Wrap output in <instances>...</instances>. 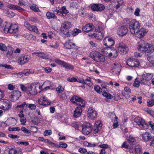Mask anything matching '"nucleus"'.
I'll list each match as a JSON object with an SVG mask.
<instances>
[{
	"label": "nucleus",
	"instance_id": "obj_34",
	"mask_svg": "<svg viewBox=\"0 0 154 154\" xmlns=\"http://www.w3.org/2000/svg\"><path fill=\"white\" fill-rule=\"evenodd\" d=\"M142 76H143V79H144L145 80L148 81L152 79L153 77V75L151 74L146 73H144Z\"/></svg>",
	"mask_w": 154,
	"mask_h": 154
},
{
	"label": "nucleus",
	"instance_id": "obj_55",
	"mask_svg": "<svg viewBox=\"0 0 154 154\" xmlns=\"http://www.w3.org/2000/svg\"><path fill=\"white\" fill-rule=\"evenodd\" d=\"M135 149L136 153L137 154L139 153L141 151V149L138 146H135Z\"/></svg>",
	"mask_w": 154,
	"mask_h": 154
},
{
	"label": "nucleus",
	"instance_id": "obj_26",
	"mask_svg": "<svg viewBox=\"0 0 154 154\" xmlns=\"http://www.w3.org/2000/svg\"><path fill=\"white\" fill-rule=\"evenodd\" d=\"M32 54H35L36 56L43 59L47 60L49 58L47 54H45L43 52H34Z\"/></svg>",
	"mask_w": 154,
	"mask_h": 154
},
{
	"label": "nucleus",
	"instance_id": "obj_39",
	"mask_svg": "<svg viewBox=\"0 0 154 154\" xmlns=\"http://www.w3.org/2000/svg\"><path fill=\"white\" fill-rule=\"evenodd\" d=\"M111 50V48H105L103 50V52L104 54L106 56H109V54L110 53V51Z\"/></svg>",
	"mask_w": 154,
	"mask_h": 154
},
{
	"label": "nucleus",
	"instance_id": "obj_4",
	"mask_svg": "<svg viewBox=\"0 0 154 154\" xmlns=\"http://www.w3.org/2000/svg\"><path fill=\"white\" fill-rule=\"evenodd\" d=\"M95 31L96 32L92 35L91 36L95 38L98 40L102 39L104 36V32L103 28L98 26L95 27Z\"/></svg>",
	"mask_w": 154,
	"mask_h": 154
},
{
	"label": "nucleus",
	"instance_id": "obj_29",
	"mask_svg": "<svg viewBox=\"0 0 154 154\" xmlns=\"http://www.w3.org/2000/svg\"><path fill=\"white\" fill-rule=\"evenodd\" d=\"M147 56L148 60L152 64H154V49L150 51Z\"/></svg>",
	"mask_w": 154,
	"mask_h": 154
},
{
	"label": "nucleus",
	"instance_id": "obj_46",
	"mask_svg": "<svg viewBox=\"0 0 154 154\" xmlns=\"http://www.w3.org/2000/svg\"><path fill=\"white\" fill-rule=\"evenodd\" d=\"M128 141L131 144H134L135 143V138L132 136H130Z\"/></svg>",
	"mask_w": 154,
	"mask_h": 154
},
{
	"label": "nucleus",
	"instance_id": "obj_6",
	"mask_svg": "<svg viewBox=\"0 0 154 154\" xmlns=\"http://www.w3.org/2000/svg\"><path fill=\"white\" fill-rule=\"evenodd\" d=\"M134 121L141 129H146L149 127V125L144 120L140 117H136L134 119Z\"/></svg>",
	"mask_w": 154,
	"mask_h": 154
},
{
	"label": "nucleus",
	"instance_id": "obj_40",
	"mask_svg": "<svg viewBox=\"0 0 154 154\" xmlns=\"http://www.w3.org/2000/svg\"><path fill=\"white\" fill-rule=\"evenodd\" d=\"M58 94V96L61 99L63 100H65L67 98V96L66 92H64Z\"/></svg>",
	"mask_w": 154,
	"mask_h": 154
},
{
	"label": "nucleus",
	"instance_id": "obj_58",
	"mask_svg": "<svg viewBox=\"0 0 154 154\" xmlns=\"http://www.w3.org/2000/svg\"><path fill=\"white\" fill-rule=\"evenodd\" d=\"M7 49L5 45L2 43H0V49L2 51H5Z\"/></svg>",
	"mask_w": 154,
	"mask_h": 154
},
{
	"label": "nucleus",
	"instance_id": "obj_24",
	"mask_svg": "<svg viewBox=\"0 0 154 154\" xmlns=\"http://www.w3.org/2000/svg\"><path fill=\"white\" fill-rule=\"evenodd\" d=\"M101 122L100 121H96L92 128V131L96 134L98 132L100 128L101 127Z\"/></svg>",
	"mask_w": 154,
	"mask_h": 154
},
{
	"label": "nucleus",
	"instance_id": "obj_15",
	"mask_svg": "<svg viewBox=\"0 0 154 154\" xmlns=\"http://www.w3.org/2000/svg\"><path fill=\"white\" fill-rule=\"evenodd\" d=\"M121 66L118 63H114L112 65V69L110 72L113 74H117L119 73L121 71Z\"/></svg>",
	"mask_w": 154,
	"mask_h": 154
},
{
	"label": "nucleus",
	"instance_id": "obj_2",
	"mask_svg": "<svg viewBox=\"0 0 154 154\" xmlns=\"http://www.w3.org/2000/svg\"><path fill=\"white\" fill-rule=\"evenodd\" d=\"M140 23L135 20L130 21L129 25V28L131 33L133 34H136L140 29Z\"/></svg>",
	"mask_w": 154,
	"mask_h": 154
},
{
	"label": "nucleus",
	"instance_id": "obj_31",
	"mask_svg": "<svg viewBox=\"0 0 154 154\" xmlns=\"http://www.w3.org/2000/svg\"><path fill=\"white\" fill-rule=\"evenodd\" d=\"M9 154H15L19 153L20 149L16 148L14 147L9 146Z\"/></svg>",
	"mask_w": 154,
	"mask_h": 154
},
{
	"label": "nucleus",
	"instance_id": "obj_35",
	"mask_svg": "<svg viewBox=\"0 0 154 154\" xmlns=\"http://www.w3.org/2000/svg\"><path fill=\"white\" fill-rule=\"evenodd\" d=\"M46 15L48 19H50L52 18L56 19L57 18V16L54 13L49 11L47 12Z\"/></svg>",
	"mask_w": 154,
	"mask_h": 154
},
{
	"label": "nucleus",
	"instance_id": "obj_63",
	"mask_svg": "<svg viewBox=\"0 0 154 154\" xmlns=\"http://www.w3.org/2000/svg\"><path fill=\"white\" fill-rule=\"evenodd\" d=\"M2 67H4L7 69H13V67H12L10 65H7L6 64H3L1 65Z\"/></svg>",
	"mask_w": 154,
	"mask_h": 154
},
{
	"label": "nucleus",
	"instance_id": "obj_43",
	"mask_svg": "<svg viewBox=\"0 0 154 154\" xmlns=\"http://www.w3.org/2000/svg\"><path fill=\"white\" fill-rule=\"evenodd\" d=\"M123 1L122 0L119 1L118 0L116 2H115V7L117 9L119 7L123 4Z\"/></svg>",
	"mask_w": 154,
	"mask_h": 154
},
{
	"label": "nucleus",
	"instance_id": "obj_50",
	"mask_svg": "<svg viewBox=\"0 0 154 154\" xmlns=\"http://www.w3.org/2000/svg\"><path fill=\"white\" fill-rule=\"evenodd\" d=\"M109 118L112 120L113 118H114L115 119H118V117L116 116L115 114L113 112H109Z\"/></svg>",
	"mask_w": 154,
	"mask_h": 154
},
{
	"label": "nucleus",
	"instance_id": "obj_30",
	"mask_svg": "<svg viewBox=\"0 0 154 154\" xmlns=\"http://www.w3.org/2000/svg\"><path fill=\"white\" fill-rule=\"evenodd\" d=\"M152 138L151 134L148 132H145L142 134V139L144 141H148Z\"/></svg>",
	"mask_w": 154,
	"mask_h": 154
},
{
	"label": "nucleus",
	"instance_id": "obj_16",
	"mask_svg": "<svg viewBox=\"0 0 154 154\" xmlns=\"http://www.w3.org/2000/svg\"><path fill=\"white\" fill-rule=\"evenodd\" d=\"M87 115L89 119L93 120L96 117V112L92 107H89L87 112Z\"/></svg>",
	"mask_w": 154,
	"mask_h": 154
},
{
	"label": "nucleus",
	"instance_id": "obj_5",
	"mask_svg": "<svg viewBox=\"0 0 154 154\" xmlns=\"http://www.w3.org/2000/svg\"><path fill=\"white\" fill-rule=\"evenodd\" d=\"M71 23L68 21L64 22L62 25L60 30L64 35L67 36L69 35V29L71 27Z\"/></svg>",
	"mask_w": 154,
	"mask_h": 154
},
{
	"label": "nucleus",
	"instance_id": "obj_56",
	"mask_svg": "<svg viewBox=\"0 0 154 154\" xmlns=\"http://www.w3.org/2000/svg\"><path fill=\"white\" fill-rule=\"evenodd\" d=\"M81 32V30L79 29H74L72 31V35L74 36H75Z\"/></svg>",
	"mask_w": 154,
	"mask_h": 154
},
{
	"label": "nucleus",
	"instance_id": "obj_21",
	"mask_svg": "<svg viewBox=\"0 0 154 154\" xmlns=\"http://www.w3.org/2000/svg\"><path fill=\"white\" fill-rule=\"evenodd\" d=\"M21 96V92L18 91H14L12 92L11 96V101H14L17 100Z\"/></svg>",
	"mask_w": 154,
	"mask_h": 154
},
{
	"label": "nucleus",
	"instance_id": "obj_54",
	"mask_svg": "<svg viewBox=\"0 0 154 154\" xmlns=\"http://www.w3.org/2000/svg\"><path fill=\"white\" fill-rule=\"evenodd\" d=\"M147 106L149 107H151L154 105L153 100L149 99L147 101Z\"/></svg>",
	"mask_w": 154,
	"mask_h": 154
},
{
	"label": "nucleus",
	"instance_id": "obj_61",
	"mask_svg": "<svg viewBox=\"0 0 154 154\" xmlns=\"http://www.w3.org/2000/svg\"><path fill=\"white\" fill-rule=\"evenodd\" d=\"M131 92H122V94L123 96H125L126 98H128L130 97V94Z\"/></svg>",
	"mask_w": 154,
	"mask_h": 154
},
{
	"label": "nucleus",
	"instance_id": "obj_47",
	"mask_svg": "<svg viewBox=\"0 0 154 154\" xmlns=\"http://www.w3.org/2000/svg\"><path fill=\"white\" fill-rule=\"evenodd\" d=\"M103 95L108 99H111L112 97V96L110 94L108 93L106 91H103Z\"/></svg>",
	"mask_w": 154,
	"mask_h": 154
},
{
	"label": "nucleus",
	"instance_id": "obj_52",
	"mask_svg": "<svg viewBox=\"0 0 154 154\" xmlns=\"http://www.w3.org/2000/svg\"><path fill=\"white\" fill-rule=\"evenodd\" d=\"M84 144L85 145L89 147H93L97 145V144L96 143L92 144L87 142H85Z\"/></svg>",
	"mask_w": 154,
	"mask_h": 154
},
{
	"label": "nucleus",
	"instance_id": "obj_8",
	"mask_svg": "<svg viewBox=\"0 0 154 154\" xmlns=\"http://www.w3.org/2000/svg\"><path fill=\"white\" fill-rule=\"evenodd\" d=\"M70 101L72 103H75L78 105L80 106L81 107H83L85 106V101L81 98L75 96H73L70 99Z\"/></svg>",
	"mask_w": 154,
	"mask_h": 154
},
{
	"label": "nucleus",
	"instance_id": "obj_48",
	"mask_svg": "<svg viewBox=\"0 0 154 154\" xmlns=\"http://www.w3.org/2000/svg\"><path fill=\"white\" fill-rule=\"evenodd\" d=\"M26 106L31 110L35 109L36 108V106L35 104L27 103H26Z\"/></svg>",
	"mask_w": 154,
	"mask_h": 154
},
{
	"label": "nucleus",
	"instance_id": "obj_42",
	"mask_svg": "<svg viewBox=\"0 0 154 154\" xmlns=\"http://www.w3.org/2000/svg\"><path fill=\"white\" fill-rule=\"evenodd\" d=\"M5 13L8 16L11 17H13L15 15V13L11 11L6 10Z\"/></svg>",
	"mask_w": 154,
	"mask_h": 154
},
{
	"label": "nucleus",
	"instance_id": "obj_32",
	"mask_svg": "<svg viewBox=\"0 0 154 154\" xmlns=\"http://www.w3.org/2000/svg\"><path fill=\"white\" fill-rule=\"evenodd\" d=\"M147 32L146 30L144 28H141L139 29L138 31L136 34L137 35V36L139 38L143 37L145 34Z\"/></svg>",
	"mask_w": 154,
	"mask_h": 154
},
{
	"label": "nucleus",
	"instance_id": "obj_11",
	"mask_svg": "<svg viewBox=\"0 0 154 154\" xmlns=\"http://www.w3.org/2000/svg\"><path fill=\"white\" fill-rule=\"evenodd\" d=\"M36 87L35 84L32 83L30 86L27 87L26 92L28 94L35 95L37 94Z\"/></svg>",
	"mask_w": 154,
	"mask_h": 154
},
{
	"label": "nucleus",
	"instance_id": "obj_41",
	"mask_svg": "<svg viewBox=\"0 0 154 154\" xmlns=\"http://www.w3.org/2000/svg\"><path fill=\"white\" fill-rule=\"evenodd\" d=\"M56 90L58 93L60 94L63 92L64 88L62 86L60 85L56 88Z\"/></svg>",
	"mask_w": 154,
	"mask_h": 154
},
{
	"label": "nucleus",
	"instance_id": "obj_38",
	"mask_svg": "<svg viewBox=\"0 0 154 154\" xmlns=\"http://www.w3.org/2000/svg\"><path fill=\"white\" fill-rule=\"evenodd\" d=\"M113 56V57H116L118 56V53L117 51L114 48H112V51L109 54V57Z\"/></svg>",
	"mask_w": 154,
	"mask_h": 154
},
{
	"label": "nucleus",
	"instance_id": "obj_1",
	"mask_svg": "<svg viewBox=\"0 0 154 154\" xmlns=\"http://www.w3.org/2000/svg\"><path fill=\"white\" fill-rule=\"evenodd\" d=\"M89 56L94 60L97 62H104L105 61L104 56L97 51H92L89 54Z\"/></svg>",
	"mask_w": 154,
	"mask_h": 154
},
{
	"label": "nucleus",
	"instance_id": "obj_33",
	"mask_svg": "<svg viewBox=\"0 0 154 154\" xmlns=\"http://www.w3.org/2000/svg\"><path fill=\"white\" fill-rule=\"evenodd\" d=\"M64 46L66 48L68 49H75V44L73 43H72L71 42H66Z\"/></svg>",
	"mask_w": 154,
	"mask_h": 154
},
{
	"label": "nucleus",
	"instance_id": "obj_53",
	"mask_svg": "<svg viewBox=\"0 0 154 154\" xmlns=\"http://www.w3.org/2000/svg\"><path fill=\"white\" fill-rule=\"evenodd\" d=\"M140 83V82L137 79V78H136L133 84V86L135 87L138 88L139 86Z\"/></svg>",
	"mask_w": 154,
	"mask_h": 154
},
{
	"label": "nucleus",
	"instance_id": "obj_9",
	"mask_svg": "<svg viewBox=\"0 0 154 154\" xmlns=\"http://www.w3.org/2000/svg\"><path fill=\"white\" fill-rule=\"evenodd\" d=\"M118 49L119 52L123 54H127L129 51L128 47L122 42L119 43Z\"/></svg>",
	"mask_w": 154,
	"mask_h": 154
},
{
	"label": "nucleus",
	"instance_id": "obj_7",
	"mask_svg": "<svg viewBox=\"0 0 154 154\" xmlns=\"http://www.w3.org/2000/svg\"><path fill=\"white\" fill-rule=\"evenodd\" d=\"M91 125L88 123H83L82 125V133L85 135L89 134L91 131Z\"/></svg>",
	"mask_w": 154,
	"mask_h": 154
},
{
	"label": "nucleus",
	"instance_id": "obj_44",
	"mask_svg": "<svg viewBox=\"0 0 154 154\" xmlns=\"http://www.w3.org/2000/svg\"><path fill=\"white\" fill-rule=\"evenodd\" d=\"M94 90L98 94L101 93L102 90L101 88L98 85H95L94 86Z\"/></svg>",
	"mask_w": 154,
	"mask_h": 154
},
{
	"label": "nucleus",
	"instance_id": "obj_62",
	"mask_svg": "<svg viewBox=\"0 0 154 154\" xmlns=\"http://www.w3.org/2000/svg\"><path fill=\"white\" fill-rule=\"evenodd\" d=\"M67 80L70 82H77V79L75 78L72 77L71 78H68L67 79Z\"/></svg>",
	"mask_w": 154,
	"mask_h": 154
},
{
	"label": "nucleus",
	"instance_id": "obj_22",
	"mask_svg": "<svg viewBox=\"0 0 154 154\" xmlns=\"http://www.w3.org/2000/svg\"><path fill=\"white\" fill-rule=\"evenodd\" d=\"M38 102L39 104L44 106L50 105L51 103V101L45 97H41Z\"/></svg>",
	"mask_w": 154,
	"mask_h": 154
},
{
	"label": "nucleus",
	"instance_id": "obj_12",
	"mask_svg": "<svg viewBox=\"0 0 154 154\" xmlns=\"http://www.w3.org/2000/svg\"><path fill=\"white\" fill-rule=\"evenodd\" d=\"M127 64L131 67H137L139 66L140 63L137 60L133 58H130L126 61Z\"/></svg>",
	"mask_w": 154,
	"mask_h": 154
},
{
	"label": "nucleus",
	"instance_id": "obj_28",
	"mask_svg": "<svg viewBox=\"0 0 154 154\" xmlns=\"http://www.w3.org/2000/svg\"><path fill=\"white\" fill-rule=\"evenodd\" d=\"M93 28V25L92 23H88L83 27L82 30L84 32H88L91 31Z\"/></svg>",
	"mask_w": 154,
	"mask_h": 154
},
{
	"label": "nucleus",
	"instance_id": "obj_13",
	"mask_svg": "<svg viewBox=\"0 0 154 154\" xmlns=\"http://www.w3.org/2000/svg\"><path fill=\"white\" fill-rule=\"evenodd\" d=\"M55 62L58 64L62 65L66 69L69 70H73L74 69L73 66L69 63H66L63 61H61L59 59H56Z\"/></svg>",
	"mask_w": 154,
	"mask_h": 154
},
{
	"label": "nucleus",
	"instance_id": "obj_3",
	"mask_svg": "<svg viewBox=\"0 0 154 154\" xmlns=\"http://www.w3.org/2000/svg\"><path fill=\"white\" fill-rule=\"evenodd\" d=\"M138 49L142 52L144 51L149 53L150 51L153 49L151 48L149 45L145 42L144 40H140L138 42Z\"/></svg>",
	"mask_w": 154,
	"mask_h": 154
},
{
	"label": "nucleus",
	"instance_id": "obj_64",
	"mask_svg": "<svg viewBox=\"0 0 154 154\" xmlns=\"http://www.w3.org/2000/svg\"><path fill=\"white\" fill-rule=\"evenodd\" d=\"M67 146V144L65 143H63L61 142L60 143V148L61 147L63 148H66Z\"/></svg>",
	"mask_w": 154,
	"mask_h": 154
},
{
	"label": "nucleus",
	"instance_id": "obj_17",
	"mask_svg": "<svg viewBox=\"0 0 154 154\" xmlns=\"http://www.w3.org/2000/svg\"><path fill=\"white\" fill-rule=\"evenodd\" d=\"M103 43L105 46L111 48V47L113 46L115 42L113 39L108 37H106L103 40Z\"/></svg>",
	"mask_w": 154,
	"mask_h": 154
},
{
	"label": "nucleus",
	"instance_id": "obj_25",
	"mask_svg": "<svg viewBox=\"0 0 154 154\" xmlns=\"http://www.w3.org/2000/svg\"><path fill=\"white\" fill-rule=\"evenodd\" d=\"M9 33L10 34H15L18 31V26L17 25L11 24L9 27Z\"/></svg>",
	"mask_w": 154,
	"mask_h": 154
},
{
	"label": "nucleus",
	"instance_id": "obj_49",
	"mask_svg": "<svg viewBox=\"0 0 154 154\" xmlns=\"http://www.w3.org/2000/svg\"><path fill=\"white\" fill-rule=\"evenodd\" d=\"M20 129L25 134H31L30 131L29 130L27 129V128L24 127H22L20 128Z\"/></svg>",
	"mask_w": 154,
	"mask_h": 154
},
{
	"label": "nucleus",
	"instance_id": "obj_23",
	"mask_svg": "<svg viewBox=\"0 0 154 154\" xmlns=\"http://www.w3.org/2000/svg\"><path fill=\"white\" fill-rule=\"evenodd\" d=\"M30 57L28 55L22 56L18 59V62L20 64H23L28 61Z\"/></svg>",
	"mask_w": 154,
	"mask_h": 154
},
{
	"label": "nucleus",
	"instance_id": "obj_19",
	"mask_svg": "<svg viewBox=\"0 0 154 154\" xmlns=\"http://www.w3.org/2000/svg\"><path fill=\"white\" fill-rule=\"evenodd\" d=\"M128 32V29L127 27L124 26L119 28L117 30L118 35L122 36L126 35Z\"/></svg>",
	"mask_w": 154,
	"mask_h": 154
},
{
	"label": "nucleus",
	"instance_id": "obj_27",
	"mask_svg": "<svg viewBox=\"0 0 154 154\" xmlns=\"http://www.w3.org/2000/svg\"><path fill=\"white\" fill-rule=\"evenodd\" d=\"M82 112V109L81 107L78 106L75 108L73 116L74 117L78 118L80 116Z\"/></svg>",
	"mask_w": 154,
	"mask_h": 154
},
{
	"label": "nucleus",
	"instance_id": "obj_37",
	"mask_svg": "<svg viewBox=\"0 0 154 154\" xmlns=\"http://www.w3.org/2000/svg\"><path fill=\"white\" fill-rule=\"evenodd\" d=\"M30 8L32 11L35 12H40V10L38 9V6L35 4L32 5L30 6Z\"/></svg>",
	"mask_w": 154,
	"mask_h": 154
},
{
	"label": "nucleus",
	"instance_id": "obj_36",
	"mask_svg": "<svg viewBox=\"0 0 154 154\" xmlns=\"http://www.w3.org/2000/svg\"><path fill=\"white\" fill-rule=\"evenodd\" d=\"M34 71L32 69H25L22 72L23 74L25 76L28 75L29 74H32L34 72Z\"/></svg>",
	"mask_w": 154,
	"mask_h": 154
},
{
	"label": "nucleus",
	"instance_id": "obj_18",
	"mask_svg": "<svg viewBox=\"0 0 154 154\" xmlns=\"http://www.w3.org/2000/svg\"><path fill=\"white\" fill-rule=\"evenodd\" d=\"M55 11L57 12V14L63 17H66L68 13V11L65 6L62 7L61 9Z\"/></svg>",
	"mask_w": 154,
	"mask_h": 154
},
{
	"label": "nucleus",
	"instance_id": "obj_45",
	"mask_svg": "<svg viewBox=\"0 0 154 154\" xmlns=\"http://www.w3.org/2000/svg\"><path fill=\"white\" fill-rule=\"evenodd\" d=\"M17 122V120L14 118H12L11 119L9 120L8 124L9 125L14 126L16 125Z\"/></svg>",
	"mask_w": 154,
	"mask_h": 154
},
{
	"label": "nucleus",
	"instance_id": "obj_60",
	"mask_svg": "<svg viewBox=\"0 0 154 154\" xmlns=\"http://www.w3.org/2000/svg\"><path fill=\"white\" fill-rule=\"evenodd\" d=\"M70 7L77 8L78 7V5L77 2H72L70 4Z\"/></svg>",
	"mask_w": 154,
	"mask_h": 154
},
{
	"label": "nucleus",
	"instance_id": "obj_59",
	"mask_svg": "<svg viewBox=\"0 0 154 154\" xmlns=\"http://www.w3.org/2000/svg\"><path fill=\"white\" fill-rule=\"evenodd\" d=\"M54 44H53L52 43H50L49 46L51 48H56L58 46L57 43L56 42H54Z\"/></svg>",
	"mask_w": 154,
	"mask_h": 154
},
{
	"label": "nucleus",
	"instance_id": "obj_51",
	"mask_svg": "<svg viewBox=\"0 0 154 154\" xmlns=\"http://www.w3.org/2000/svg\"><path fill=\"white\" fill-rule=\"evenodd\" d=\"M8 130L10 131H19L20 130V128L19 127H9Z\"/></svg>",
	"mask_w": 154,
	"mask_h": 154
},
{
	"label": "nucleus",
	"instance_id": "obj_14",
	"mask_svg": "<svg viewBox=\"0 0 154 154\" xmlns=\"http://www.w3.org/2000/svg\"><path fill=\"white\" fill-rule=\"evenodd\" d=\"M91 5V8L94 11H101L105 8L104 6L101 4H93Z\"/></svg>",
	"mask_w": 154,
	"mask_h": 154
},
{
	"label": "nucleus",
	"instance_id": "obj_20",
	"mask_svg": "<svg viewBox=\"0 0 154 154\" xmlns=\"http://www.w3.org/2000/svg\"><path fill=\"white\" fill-rule=\"evenodd\" d=\"M24 25L25 27L30 31H33L37 34H39L38 29L36 26L30 24L26 22L24 23Z\"/></svg>",
	"mask_w": 154,
	"mask_h": 154
},
{
	"label": "nucleus",
	"instance_id": "obj_57",
	"mask_svg": "<svg viewBox=\"0 0 154 154\" xmlns=\"http://www.w3.org/2000/svg\"><path fill=\"white\" fill-rule=\"evenodd\" d=\"M51 134V130H46L44 132V135L45 136H47L48 135H50Z\"/></svg>",
	"mask_w": 154,
	"mask_h": 154
},
{
	"label": "nucleus",
	"instance_id": "obj_10",
	"mask_svg": "<svg viewBox=\"0 0 154 154\" xmlns=\"http://www.w3.org/2000/svg\"><path fill=\"white\" fill-rule=\"evenodd\" d=\"M11 107V105L7 100H0V108L5 110H8Z\"/></svg>",
	"mask_w": 154,
	"mask_h": 154
}]
</instances>
